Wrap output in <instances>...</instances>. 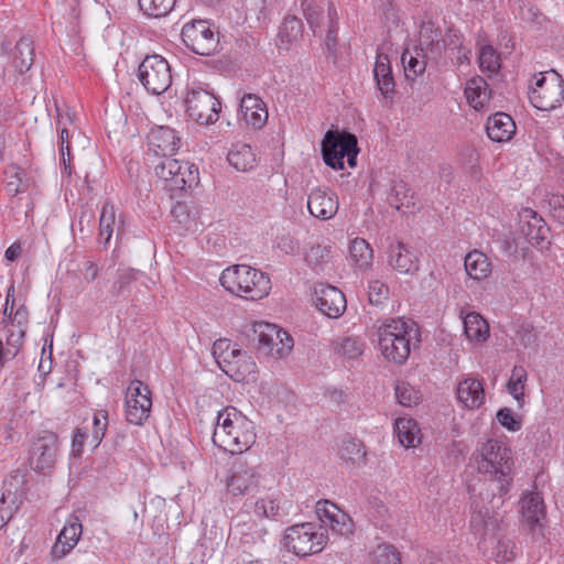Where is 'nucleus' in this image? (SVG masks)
<instances>
[{
    "mask_svg": "<svg viewBox=\"0 0 564 564\" xmlns=\"http://www.w3.org/2000/svg\"><path fill=\"white\" fill-rule=\"evenodd\" d=\"M479 480L478 492L468 486L470 494V527L476 534L494 532L499 524L498 510L503 506L513 481L511 449L500 441L488 440L473 454Z\"/></svg>",
    "mask_w": 564,
    "mask_h": 564,
    "instance_id": "nucleus-1",
    "label": "nucleus"
},
{
    "mask_svg": "<svg viewBox=\"0 0 564 564\" xmlns=\"http://www.w3.org/2000/svg\"><path fill=\"white\" fill-rule=\"evenodd\" d=\"M213 442L226 452L241 454L256 442L253 422L236 408H225L218 412Z\"/></svg>",
    "mask_w": 564,
    "mask_h": 564,
    "instance_id": "nucleus-2",
    "label": "nucleus"
},
{
    "mask_svg": "<svg viewBox=\"0 0 564 564\" xmlns=\"http://www.w3.org/2000/svg\"><path fill=\"white\" fill-rule=\"evenodd\" d=\"M416 337L415 323L403 318H390L378 328L379 348L382 356L399 365L409 358L411 341Z\"/></svg>",
    "mask_w": 564,
    "mask_h": 564,
    "instance_id": "nucleus-3",
    "label": "nucleus"
},
{
    "mask_svg": "<svg viewBox=\"0 0 564 564\" xmlns=\"http://www.w3.org/2000/svg\"><path fill=\"white\" fill-rule=\"evenodd\" d=\"M219 281L231 294L251 301L263 299L271 290L270 278L246 264L228 267L223 271Z\"/></svg>",
    "mask_w": 564,
    "mask_h": 564,
    "instance_id": "nucleus-4",
    "label": "nucleus"
},
{
    "mask_svg": "<svg viewBox=\"0 0 564 564\" xmlns=\"http://www.w3.org/2000/svg\"><path fill=\"white\" fill-rule=\"evenodd\" d=\"M221 349L217 362L221 370L237 382L254 381L257 365L247 351H242L230 345L227 339H219L214 344V354Z\"/></svg>",
    "mask_w": 564,
    "mask_h": 564,
    "instance_id": "nucleus-5",
    "label": "nucleus"
},
{
    "mask_svg": "<svg viewBox=\"0 0 564 564\" xmlns=\"http://www.w3.org/2000/svg\"><path fill=\"white\" fill-rule=\"evenodd\" d=\"M358 152L357 137L350 132L329 130L326 132L322 142L324 162L334 170L344 169L345 156H347L348 165L355 167Z\"/></svg>",
    "mask_w": 564,
    "mask_h": 564,
    "instance_id": "nucleus-6",
    "label": "nucleus"
},
{
    "mask_svg": "<svg viewBox=\"0 0 564 564\" xmlns=\"http://www.w3.org/2000/svg\"><path fill=\"white\" fill-rule=\"evenodd\" d=\"M283 542L294 554L308 556L323 551L327 543V534L323 528L305 522L288 528Z\"/></svg>",
    "mask_w": 564,
    "mask_h": 564,
    "instance_id": "nucleus-7",
    "label": "nucleus"
},
{
    "mask_svg": "<svg viewBox=\"0 0 564 564\" xmlns=\"http://www.w3.org/2000/svg\"><path fill=\"white\" fill-rule=\"evenodd\" d=\"M253 334L257 340V350L263 357L282 359L289 356L293 349V338L288 332L274 324L268 322L256 323Z\"/></svg>",
    "mask_w": 564,
    "mask_h": 564,
    "instance_id": "nucleus-8",
    "label": "nucleus"
},
{
    "mask_svg": "<svg viewBox=\"0 0 564 564\" xmlns=\"http://www.w3.org/2000/svg\"><path fill=\"white\" fill-rule=\"evenodd\" d=\"M184 102L188 117L199 124H213L219 118L220 101L213 93L200 85L187 86Z\"/></svg>",
    "mask_w": 564,
    "mask_h": 564,
    "instance_id": "nucleus-9",
    "label": "nucleus"
},
{
    "mask_svg": "<svg viewBox=\"0 0 564 564\" xmlns=\"http://www.w3.org/2000/svg\"><path fill=\"white\" fill-rule=\"evenodd\" d=\"M529 99L532 106L539 110L555 109L564 99V80L555 70H551L550 76H545L543 73L535 75Z\"/></svg>",
    "mask_w": 564,
    "mask_h": 564,
    "instance_id": "nucleus-10",
    "label": "nucleus"
},
{
    "mask_svg": "<svg viewBox=\"0 0 564 564\" xmlns=\"http://www.w3.org/2000/svg\"><path fill=\"white\" fill-rule=\"evenodd\" d=\"M138 77L149 93L160 95L172 84L171 66L161 55H148L139 65Z\"/></svg>",
    "mask_w": 564,
    "mask_h": 564,
    "instance_id": "nucleus-11",
    "label": "nucleus"
},
{
    "mask_svg": "<svg viewBox=\"0 0 564 564\" xmlns=\"http://www.w3.org/2000/svg\"><path fill=\"white\" fill-rule=\"evenodd\" d=\"M181 34L185 45L198 55L209 56L217 50L218 37L207 21L186 23Z\"/></svg>",
    "mask_w": 564,
    "mask_h": 564,
    "instance_id": "nucleus-12",
    "label": "nucleus"
},
{
    "mask_svg": "<svg viewBox=\"0 0 564 564\" xmlns=\"http://www.w3.org/2000/svg\"><path fill=\"white\" fill-rule=\"evenodd\" d=\"M151 408L152 399L148 386L140 380H132L126 397L127 421L134 425H142L149 417Z\"/></svg>",
    "mask_w": 564,
    "mask_h": 564,
    "instance_id": "nucleus-13",
    "label": "nucleus"
},
{
    "mask_svg": "<svg viewBox=\"0 0 564 564\" xmlns=\"http://www.w3.org/2000/svg\"><path fill=\"white\" fill-rule=\"evenodd\" d=\"M58 438L52 432H44L31 446L30 465L33 470L42 474L50 473L56 463Z\"/></svg>",
    "mask_w": 564,
    "mask_h": 564,
    "instance_id": "nucleus-14",
    "label": "nucleus"
},
{
    "mask_svg": "<svg viewBox=\"0 0 564 564\" xmlns=\"http://www.w3.org/2000/svg\"><path fill=\"white\" fill-rule=\"evenodd\" d=\"M259 477L260 473L257 466L245 459H237L227 481L228 490L234 495L249 494L258 487Z\"/></svg>",
    "mask_w": 564,
    "mask_h": 564,
    "instance_id": "nucleus-15",
    "label": "nucleus"
},
{
    "mask_svg": "<svg viewBox=\"0 0 564 564\" xmlns=\"http://www.w3.org/2000/svg\"><path fill=\"white\" fill-rule=\"evenodd\" d=\"M338 207V197L329 188H313L307 196V209L310 214L321 220L332 219L337 214Z\"/></svg>",
    "mask_w": 564,
    "mask_h": 564,
    "instance_id": "nucleus-16",
    "label": "nucleus"
},
{
    "mask_svg": "<svg viewBox=\"0 0 564 564\" xmlns=\"http://www.w3.org/2000/svg\"><path fill=\"white\" fill-rule=\"evenodd\" d=\"M315 305L330 318L339 317L346 310V299L341 291L332 285H321L315 290Z\"/></svg>",
    "mask_w": 564,
    "mask_h": 564,
    "instance_id": "nucleus-17",
    "label": "nucleus"
},
{
    "mask_svg": "<svg viewBox=\"0 0 564 564\" xmlns=\"http://www.w3.org/2000/svg\"><path fill=\"white\" fill-rule=\"evenodd\" d=\"M83 533L80 520L76 516H70L59 532L55 544L52 547L51 555L54 560H61L66 556L78 543Z\"/></svg>",
    "mask_w": 564,
    "mask_h": 564,
    "instance_id": "nucleus-18",
    "label": "nucleus"
},
{
    "mask_svg": "<svg viewBox=\"0 0 564 564\" xmlns=\"http://www.w3.org/2000/svg\"><path fill=\"white\" fill-rule=\"evenodd\" d=\"M148 145L158 156H172L180 148V138L173 129L160 126L149 132Z\"/></svg>",
    "mask_w": 564,
    "mask_h": 564,
    "instance_id": "nucleus-19",
    "label": "nucleus"
},
{
    "mask_svg": "<svg viewBox=\"0 0 564 564\" xmlns=\"http://www.w3.org/2000/svg\"><path fill=\"white\" fill-rule=\"evenodd\" d=\"M522 217L525 219L522 225V232L528 241L541 250L547 248L550 245V228L545 220L532 209H525Z\"/></svg>",
    "mask_w": 564,
    "mask_h": 564,
    "instance_id": "nucleus-20",
    "label": "nucleus"
},
{
    "mask_svg": "<svg viewBox=\"0 0 564 564\" xmlns=\"http://www.w3.org/2000/svg\"><path fill=\"white\" fill-rule=\"evenodd\" d=\"M389 264L399 273L413 274L419 270V259L410 248L398 241L391 243L388 249Z\"/></svg>",
    "mask_w": 564,
    "mask_h": 564,
    "instance_id": "nucleus-21",
    "label": "nucleus"
},
{
    "mask_svg": "<svg viewBox=\"0 0 564 564\" xmlns=\"http://www.w3.org/2000/svg\"><path fill=\"white\" fill-rule=\"evenodd\" d=\"M246 514L239 513L232 525V533L235 538L245 545H253L264 543L268 530L260 523L252 520H245Z\"/></svg>",
    "mask_w": 564,
    "mask_h": 564,
    "instance_id": "nucleus-22",
    "label": "nucleus"
},
{
    "mask_svg": "<svg viewBox=\"0 0 564 564\" xmlns=\"http://www.w3.org/2000/svg\"><path fill=\"white\" fill-rule=\"evenodd\" d=\"M240 111L246 123L257 129L262 128L268 120L265 104L254 94L240 97Z\"/></svg>",
    "mask_w": 564,
    "mask_h": 564,
    "instance_id": "nucleus-23",
    "label": "nucleus"
},
{
    "mask_svg": "<svg viewBox=\"0 0 564 564\" xmlns=\"http://www.w3.org/2000/svg\"><path fill=\"white\" fill-rule=\"evenodd\" d=\"M373 76L377 88L386 99H392L395 94V82L392 75L390 59L387 54L378 53L376 56Z\"/></svg>",
    "mask_w": 564,
    "mask_h": 564,
    "instance_id": "nucleus-24",
    "label": "nucleus"
},
{
    "mask_svg": "<svg viewBox=\"0 0 564 564\" xmlns=\"http://www.w3.org/2000/svg\"><path fill=\"white\" fill-rule=\"evenodd\" d=\"M486 130L488 138L494 142H505L513 135L516 123L509 115L497 112L488 118Z\"/></svg>",
    "mask_w": 564,
    "mask_h": 564,
    "instance_id": "nucleus-25",
    "label": "nucleus"
},
{
    "mask_svg": "<svg viewBox=\"0 0 564 564\" xmlns=\"http://www.w3.org/2000/svg\"><path fill=\"white\" fill-rule=\"evenodd\" d=\"M14 70L23 75L29 72L34 63V44L31 37L22 36L11 53Z\"/></svg>",
    "mask_w": 564,
    "mask_h": 564,
    "instance_id": "nucleus-26",
    "label": "nucleus"
},
{
    "mask_svg": "<svg viewBox=\"0 0 564 564\" xmlns=\"http://www.w3.org/2000/svg\"><path fill=\"white\" fill-rule=\"evenodd\" d=\"M457 399L468 409L479 408L485 400V392L481 382L468 378L458 383Z\"/></svg>",
    "mask_w": 564,
    "mask_h": 564,
    "instance_id": "nucleus-27",
    "label": "nucleus"
},
{
    "mask_svg": "<svg viewBox=\"0 0 564 564\" xmlns=\"http://www.w3.org/2000/svg\"><path fill=\"white\" fill-rule=\"evenodd\" d=\"M3 323L10 324L8 345L18 348L25 336L29 323V312L25 305H20L15 312L12 311L11 318L4 317Z\"/></svg>",
    "mask_w": 564,
    "mask_h": 564,
    "instance_id": "nucleus-28",
    "label": "nucleus"
},
{
    "mask_svg": "<svg viewBox=\"0 0 564 564\" xmlns=\"http://www.w3.org/2000/svg\"><path fill=\"white\" fill-rule=\"evenodd\" d=\"M521 511L523 519L528 524L535 530L536 527L541 529V520L544 519V503L538 494H527L521 500Z\"/></svg>",
    "mask_w": 564,
    "mask_h": 564,
    "instance_id": "nucleus-29",
    "label": "nucleus"
},
{
    "mask_svg": "<svg viewBox=\"0 0 564 564\" xmlns=\"http://www.w3.org/2000/svg\"><path fill=\"white\" fill-rule=\"evenodd\" d=\"M246 507L252 508L253 513L258 518L276 519L280 514V494L267 492L257 497L250 503H245Z\"/></svg>",
    "mask_w": 564,
    "mask_h": 564,
    "instance_id": "nucleus-30",
    "label": "nucleus"
},
{
    "mask_svg": "<svg viewBox=\"0 0 564 564\" xmlns=\"http://www.w3.org/2000/svg\"><path fill=\"white\" fill-rule=\"evenodd\" d=\"M464 333L469 341L484 343L489 337V325L476 312H469L463 317Z\"/></svg>",
    "mask_w": 564,
    "mask_h": 564,
    "instance_id": "nucleus-31",
    "label": "nucleus"
},
{
    "mask_svg": "<svg viewBox=\"0 0 564 564\" xmlns=\"http://www.w3.org/2000/svg\"><path fill=\"white\" fill-rule=\"evenodd\" d=\"M466 273L474 280H484L489 276L491 272V263L488 257L479 251L473 250L468 252L464 261Z\"/></svg>",
    "mask_w": 564,
    "mask_h": 564,
    "instance_id": "nucleus-32",
    "label": "nucleus"
},
{
    "mask_svg": "<svg viewBox=\"0 0 564 564\" xmlns=\"http://www.w3.org/2000/svg\"><path fill=\"white\" fill-rule=\"evenodd\" d=\"M228 163L239 172H247L254 165L256 158L249 144L237 143L227 154Z\"/></svg>",
    "mask_w": 564,
    "mask_h": 564,
    "instance_id": "nucleus-33",
    "label": "nucleus"
},
{
    "mask_svg": "<svg viewBox=\"0 0 564 564\" xmlns=\"http://www.w3.org/2000/svg\"><path fill=\"white\" fill-rule=\"evenodd\" d=\"M28 473L24 469L13 470L3 482L1 501L11 500L13 503L25 494Z\"/></svg>",
    "mask_w": 564,
    "mask_h": 564,
    "instance_id": "nucleus-34",
    "label": "nucleus"
},
{
    "mask_svg": "<svg viewBox=\"0 0 564 564\" xmlns=\"http://www.w3.org/2000/svg\"><path fill=\"white\" fill-rule=\"evenodd\" d=\"M4 176L7 181L6 189L11 196L26 192L33 183V181L26 176V173L15 164L7 166Z\"/></svg>",
    "mask_w": 564,
    "mask_h": 564,
    "instance_id": "nucleus-35",
    "label": "nucleus"
},
{
    "mask_svg": "<svg viewBox=\"0 0 564 564\" xmlns=\"http://www.w3.org/2000/svg\"><path fill=\"white\" fill-rule=\"evenodd\" d=\"M468 104L476 110L481 109L490 98L487 83L482 78H473L465 88Z\"/></svg>",
    "mask_w": 564,
    "mask_h": 564,
    "instance_id": "nucleus-36",
    "label": "nucleus"
},
{
    "mask_svg": "<svg viewBox=\"0 0 564 564\" xmlns=\"http://www.w3.org/2000/svg\"><path fill=\"white\" fill-rule=\"evenodd\" d=\"M302 21L294 15L286 17L279 32L281 47L288 48L289 45L299 41L302 37Z\"/></svg>",
    "mask_w": 564,
    "mask_h": 564,
    "instance_id": "nucleus-37",
    "label": "nucleus"
},
{
    "mask_svg": "<svg viewBox=\"0 0 564 564\" xmlns=\"http://www.w3.org/2000/svg\"><path fill=\"white\" fill-rule=\"evenodd\" d=\"M116 225V208L112 203L106 202L102 205L99 218V238L101 242L109 243Z\"/></svg>",
    "mask_w": 564,
    "mask_h": 564,
    "instance_id": "nucleus-38",
    "label": "nucleus"
},
{
    "mask_svg": "<svg viewBox=\"0 0 564 564\" xmlns=\"http://www.w3.org/2000/svg\"><path fill=\"white\" fill-rule=\"evenodd\" d=\"M527 380V370L522 366H514L507 383V390L517 400L520 408L524 403V387Z\"/></svg>",
    "mask_w": 564,
    "mask_h": 564,
    "instance_id": "nucleus-39",
    "label": "nucleus"
},
{
    "mask_svg": "<svg viewBox=\"0 0 564 564\" xmlns=\"http://www.w3.org/2000/svg\"><path fill=\"white\" fill-rule=\"evenodd\" d=\"M394 430L399 442L404 447H412L417 441L419 429L416 422L412 419L400 417L394 423Z\"/></svg>",
    "mask_w": 564,
    "mask_h": 564,
    "instance_id": "nucleus-40",
    "label": "nucleus"
},
{
    "mask_svg": "<svg viewBox=\"0 0 564 564\" xmlns=\"http://www.w3.org/2000/svg\"><path fill=\"white\" fill-rule=\"evenodd\" d=\"M183 163L178 160L172 159L171 156H164V159L155 166V174L165 182V187L170 191H175L173 182L178 176L180 170Z\"/></svg>",
    "mask_w": 564,
    "mask_h": 564,
    "instance_id": "nucleus-41",
    "label": "nucleus"
},
{
    "mask_svg": "<svg viewBox=\"0 0 564 564\" xmlns=\"http://www.w3.org/2000/svg\"><path fill=\"white\" fill-rule=\"evenodd\" d=\"M388 202L391 207L403 213L405 212L404 209L414 206L413 195L410 193L406 184L402 182L394 184L388 197Z\"/></svg>",
    "mask_w": 564,
    "mask_h": 564,
    "instance_id": "nucleus-42",
    "label": "nucleus"
},
{
    "mask_svg": "<svg viewBox=\"0 0 564 564\" xmlns=\"http://www.w3.org/2000/svg\"><path fill=\"white\" fill-rule=\"evenodd\" d=\"M328 29L325 39V46L327 52L336 57L337 44H338V12L334 3L329 2L328 9Z\"/></svg>",
    "mask_w": 564,
    "mask_h": 564,
    "instance_id": "nucleus-43",
    "label": "nucleus"
},
{
    "mask_svg": "<svg viewBox=\"0 0 564 564\" xmlns=\"http://www.w3.org/2000/svg\"><path fill=\"white\" fill-rule=\"evenodd\" d=\"M140 10L150 18H163L175 6L176 0H138Z\"/></svg>",
    "mask_w": 564,
    "mask_h": 564,
    "instance_id": "nucleus-44",
    "label": "nucleus"
},
{
    "mask_svg": "<svg viewBox=\"0 0 564 564\" xmlns=\"http://www.w3.org/2000/svg\"><path fill=\"white\" fill-rule=\"evenodd\" d=\"M335 354L347 359H355L364 351V343L356 337H343L334 341Z\"/></svg>",
    "mask_w": 564,
    "mask_h": 564,
    "instance_id": "nucleus-45",
    "label": "nucleus"
},
{
    "mask_svg": "<svg viewBox=\"0 0 564 564\" xmlns=\"http://www.w3.org/2000/svg\"><path fill=\"white\" fill-rule=\"evenodd\" d=\"M349 252L351 259L359 268L368 267L372 260V249L365 239H354L350 242Z\"/></svg>",
    "mask_w": 564,
    "mask_h": 564,
    "instance_id": "nucleus-46",
    "label": "nucleus"
},
{
    "mask_svg": "<svg viewBox=\"0 0 564 564\" xmlns=\"http://www.w3.org/2000/svg\"><path fill=\"white\" fill-rule=\"evenodd\" d=\"M343 459L359 465L364 463L366 457V451L364 444L359 440H347L344 441L339 449Z\"/></svg>",
    "mask_w": 564,
    "mask_h": 564,
    "instance_id": "nucleus-47",
    "label": "nucleus"
},
{
    "mask_svg": "<svg viewBox=\"0 0 564 564\" xmlns=\"http://www.w3.org/2000/svg\"><path fill=\"white\" fill-rule=\"evenodd\" d=\"M199 182L198 170L194 166V164H189L188 162H183V165L180 170L178 176H176L173 182V187L175 189H185L196 186Z\"/></svg>",
    "mask_w": 564,
    "mask_h": 564,
    "instance_id": "nucleus-48",
    "label": "nucleus"
},
{
    "mask_svg": "<svg viewBox=\"0 0 564 564\" xmlns=\"http://www.w3.org/2000/svg\"><path fill=\"white\" fill-rule=\"evenodd\" d=\"M479 67L482 72L497 74L500 69V57L491 45H485L479 52Z\"/></svg>",
    "mask_w": 564,
    "mask_h": 564,
    "instance_id": "nucleus-49",
    "label": "nucleus"
},
{
    "mask_svg": "<svg viewBox=\"0 0 564 564\" xmlns=\"http://www.w3.org/2000/svg\"><path fill=\"white\" fill-rule=\"evenodd\" d=\"M376 564H401V554L391 544H379L373 551Z\"/></svg>",
    "mask_w": 564,
    "mask_h": 564,
    "instance_id": "nucleus-50",
    "label": "nucleus"
},
{
    "mask_svg": "<svg viewBox=\"0 0 564 564\" xmlns=\"http://www.w3.org/2000/svg\"><path fill=\"white\" fill-rule=\"evenodd\" d=\"M421 43L431 48L441 50V30L432 21L423 22L421 26Z\"/></svg>",
    "mask_w": 564,
    "mask_h": 564,
    "instance_id": "nucleus-51",
    "label": "nucleus"
},
{
    "mask_svg": "<svg viewBox=\"0 0 564 564\" xmlns=\"http://www.w3.org/2000/svg\"><path fill=\"white\" fill-rule=\"evenodd\" d=\"M395 397L403 406L417 404L421 399L419 391L406 382H400L395 386Z\"/></svg>",
    "mask_w": 564,
    "mask_h": 564,
    "instance_id": "nucleus-52",
    "label": "nucleus"
},
{
    "mask_svg": "<svg viewBox=\"0 0 564 564\" xmlns=\"http://www.w3.org/2000/svg\"><path fill=\"white\" fill-rule=\"evenodd\" d=\"M402 64L404 66V75L408 79L414 80L419 75L423 74L426 67L424 59L409 55L408 52L402 54Z\"/></svg>",
    "mask_w": 564,
    "mask_h": 564,
    "instance_id": "nucleus-53",
    "label": "nucleus"
},
{
    "mask_svg": "<svg viewBox=\"0 0 564 564\" xmlns=\"http://www.w3.org/2000/svg\"><path fill=\"white\" fill-rule=\"evenodd\" d=\"M326 527L340 535H349L354 532V522L343 510L334 517Z\"/></svg>",
    "mask_w": 564,
    "mask_h": 564,
    "instance_id": "nucleus-54",
    "label": "nucleus"
},
{
    "mask_svg": "<svg viewBox=\"0 0 564 564\" xmlns=\"http://www.w3.org/2000/svg\"><path fill=\"white\" fill-rule=\"evenodd\" d=\"M135 280V271L133 269L118 270L117 279L112 284V294L116 296L121 295L127 286Z\"/></svg>",
    "mask_w": 564,
    "mask_h": 564,
    "instance_id": "nucleus-55",
    "label": "nucleus"
},
{
    "mask_svg": "<svg viewBox=\"0 0 564 564\" xmlns=\"http://www.w3.org/2000/svg\"><path fill=\"white\" fill-rule=\"evenodd\" d=\"M108 425V413L107 411L100 410L94 414V429H93V441L95 446L99 445L105 436Z\"/></svg>",
    "mask_w": 564,
    "mask_h": 564,
    "instance_id": "nucleus-56",
    "label": "nucleus"
},
{
    "mask_svg": "<svg viewBox=\"0 0 564 564\" xmlns=\"http://www.w3.org/2000/svg\"><path fill=\"white\" fill-rule=\"evenodd\" d=\"M389 288L381 281L375 280L369 283V302L373 305H380L388 299Z\"/></svg>",
    "mask_w": 564,
    "mask_h": 564,
    "instance_id": "nucleus-57",
    "label": "nucleus"
},
{
    "mask_svg": "<svg viewBox=\"0 0 564 564\" xmlns=\"http://www.w3.org/2000/svg\"><path fill=\"white\" fill-rule=\"evenodd\" d=\"M328 257L329 248L317 245L310 248V250L306 252L305 260L308 265L318 268L323 263L327 262Z\"/></svg>",
    "mask_w": 564,
    "mask_h": 564,
    "instance_id": "nucleus-58",
    "label": "nucleus"
},
{
    "mask_svg": "<svg viewBox=\"0 0 564 564\" xmlns=\"http://www.w3.org/2000/svg\"><path fill=\"white\" fill-rule=\"evenodd\" d=\"M59 152L64 164V171L70 175V145H69V132L66 128H62L59 131Z\"/></svg>",
    "mask_w": 564,
    "mask_h": 564,
    "instance_id": "nucleus-59",
    "label": "nucleus"
},
{
    "mask_svg": "<svg viewBox=\"0 0 564 564\" xmlns=\"http://www.w3.org/2000/svg\"><path fill=\"white\" fill-rule=\"evenodd\" d=\"M341 510L333 502L328 500H319L316 503V514L324 525L337 516Z\"/></svg>",
    "mask_w": 564,
    "mask_h": 564,
    "instance_id": "nucleus-60",
    "label": "nucleus"
},
{
    "mask_svg": "<svg viewBox=\"0 0 564 564\" xmlns=\"http://www.w3.org/2000/svg\"><path fill=\"white\" fill-rule=\"evenodd\" d=\"M303 11L310 28L313 30V33L316 34L317 29L321 26V8L312 1H306L303 3Z\"/></svg>",
    "mask_w": 564,
    "mask_h": 564,
    "instance_id": "nucleus-61",
    "label": "nucleus"
},
{
    "mask_svg": "<svg viewBox=\"0 0 564 564\" xmlns=\"http://www.w3.org/2000/svg\"><path fill=\"white\" fill-rule=\"evenodd\" d=\"M517 338L524 348H534L538 345V334L529 324H523L519 327Z\"/></svg>",
    "mask_w": 564,
    "mask_h": 564,
    "instance_id": "nucleus-62",
    "label": "nucleus"
},
{
    "mask_svg": "<svg viewBox=\"0 0 564 564\" xmlns=\"http://www.w3.org/2000/svg\"><path fill=\"white\" fill-rule=\"evenodd\" d=\"M498 422L511 432H517L521 429V420L517 419L509 408H502L497 412Z\"/></svg>",
    "mask_w": 564,
    "mask_h": 564,
    "instance_id": "nucleus-63",
    "label": "nucleus"
},
{
    "mask_svg": "<svg viewBox=\"0 0 564 564\" xmlns=\"http://www.w3.org/2000/svg\"><path fill=\"white\" fill-rule=\"evenodd\" d=\"M547 204L552 217L560 224L564 225V196L560 194H551Z\"/></svg>",
    "mask_w": 564,
    "mask_h": 564,
    "instance_id": "nucleus-64",
    "label": "nucleus"
}]
</instances>
